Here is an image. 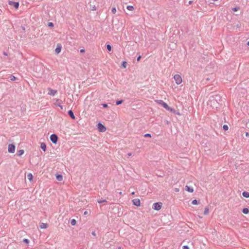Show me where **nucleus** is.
I'll return each mask as SVG.
<instances>
[{
  "instance_id": "obj_36",
  "label": "nucleus",
  "mask_w": 249,
  "mask_h": 249,
  "mask_svg": "<svg viewBox=\"0 0 249 249\" xmlns=\"http://www.w3.org/2000/svg\"><path fill=\"white\" fill-rule=\"evenodd\" d=\"M182 248L183 249H189V248L188 246H183Z\"/></svg>"
},
{
  "instance_id": "obj_32",
  "label": "nucleus",
  "mask_w": 249,
  "mask_h": 249,
  "mask_svg": "<svg viewBox=\"0 0 249 249\" xmlns=\"http://www.w3.org/2000/svg\"><path fill=\"white\" fill-rule=\"evenodd\" d=\"M144 137H149V138H151V135L150 134H149V133H147V134H145L144 135Z\"/></svg>"
},
{
  "instance_id": "obj_37",
  "label": "nucleus",
  "mask_w": 249,
  "mask_h": 249,
  "mask_svg": "<svg viewBox=\"0 0 249 249\" xmlns=\"http://www.w3.org/2000/svg\"><path fill=\"white\" fill-rule=\"evenodd\" d=\"M214 98H215V100L216 101H217V99L220 98V97H219V96H218V95H216L215 96Z\"/></svg>"
},
{
  "instance_id": "obj_25",
  "label": "nucleus",
  "mask_w": 249,
  "mask_h": 249,
  "mask_svg": "<svg viewBox=\"0 0 249 249\" xmlns=\"http://www.w3.org/2000/svg\"><path fill=\"white\" fill-rule=\"evenodd\" d=\"M107 50L109 51V52H110L111 51V49H112V47H111V46L109 44H107Z\"/></svg>"
},
{
  "instance_id": "obj_49",
  "label": "nucleus",
  "mask_w": 249,
  "mask_h": 249,
  "mask_svg": "<svg viewBox=\"0 0 249 249\" xmlns=\"http://www.w3.org/2000/svg\"><path fill=\"white\" fill-rule=\"evenodd\" d=\"M132 195H134L135 194V193L133 192L131 193Z\"/></svg>"
},
{
  "instance_id": "obj_15",
  "label": "nucleus",
  "mask_w": 249,
  "mask_h": 249,
  "mask_svg": "<svg viewBox=\"0 0 249 249\" xmlns=\"http://www.w3.org/2000/svg\"><path fill=\"white\" fill-rule=\"evenodd\" d=\"M60 102H61V101L59 99H57L56 103H55V105L58 106L61 109H63V106L60 105Z\"/></svg>"
},
{
  "instance_id": "obj_45",
  "label": "nucleus",
  "mask_w": 249,
  "mask_h": 249,
  "mask_svg": "<svg viewBox=\"0 0 249 249\" xmlns=\"http://www.w3.org/2000/svg\"><path fill=\"white\" fill-rule=\"evenodd\" d=\"M88 214V212L87 211H85L84 213V215H86Z\"/></svg>"
},
{
  "instance_id": "obj_48",
  "label": "nucleus",
  "mask_w": 249,
  "mask_h": 249,
  "mask_svg": "<svg viewBox=\"0 0 249 249\" xmlns=\"http://www.w3.org/2000/svg\"><path fill=\"white\" fill-rule=\"evenodd\" d=\"M247 45L249 46V41L247 42Z\"/></svg>"
},
{
  "instance_id": "obj_11",
  "label": "nucleus",
  "mask_w": 249,
  "mask_h": 249,
  "mask_svg": "<svg viewBox=\"0 0 249 249\" xmlns=\"http://www.w3.org/2000/svg\"><path fill=\"white\" fill-rule=\"evenodd\" d=\"M185 190L190 192V193H193L194 192V189L192 187H191L188 185H186L185 186Z\"/></svg>"
},
{
  "instance_id": "obj_14",
  "label": "nucleus",
  "mask_w": 249,
  "mask_h": 249,
  "mask_svg": "<svg viewBox=\"0 0 249 249\" xmlns=\"http://www.w3.org/2000/svg\"><path fill=\"white\" fill-rule=\"evenodd\" d=\"M41 229H46L48 227V224L46 223H41L40 225Z\"/></svg>"
},
{
  "instance_id": "obj_29",
  "label": "nucleus",
  "mask_w": 249,
  "mask_h": 249,
  "mask_svg": "<svg viewBox=\"0 0 249 249\" xmlns=\"http://www.w3.org/2000/svg\"><path fill=\"white\" fill-rule=\"evenodd\" d=\"M223 128L224 130L226 131L228 130L229 127L227 125L225 124L223 126Z\"/></svg>"
},
{
  "instance_id": "obj_4",
  "label": "nucleus",
  "mask_w": 249,
  "mask_h": 249,
  "mask_svg": "<svg viewBox=\"0 0 249 249\" xmlns=\"http://www.w3.org/2000/svg\"><path fill=\"white\" fill-rule=\"evenodd\" d=\"M98 129L101 132H105L106 130V127L101 123H99L98 124Z\"/></svg>"
},
{
  "instance_id": "obj_31",
  "label": "nucleus",
  "mask_w": 249,
  "mask_h": 249,
  "mask_svg": "<svg viewBox=\"0 0 249 249\" xmlns=\"http://www.w3.org/2000/svg\"><path fill=\"white\" fill-rule=\"evenodd\" d=\"M111 12L113 14H115L116 12V9L115 7H113L111 9Z\"/></svg>"
},
{
  "instance_id": "obj_13",
  "label": "nucleus",
  "mask_w": 249,
  "mask_h": 249,
  "mask_svg": "<svg viewBox=\"0 0 249 249\" xmlns=\"http://www.w3.org/2000/svg\"><path fill=\"white\" fill-rule=\"evenodd\" d=\"M40 148L41 149H42L44 151H45L46 150V144L44 142H42L40 144Z\"/></svg>"
},
{
  "instance_id": "obj_38",
  "label": "nucleus",
  "mask_w": 249,
  "mask_h": 249,
  "mask_svg": "<svg viewBox=\"0 0 249 249\" xmlns=\"http://www.w3.org/2000/svg\"><path fill=\"white\" fill-rule=\"evenodd\" d=\"M90 8H91V10H96V8L95 6H94L91 7Z\"/></svg>"
},
{
  "instance_id": "obj_22",
  "label": "nucleus",
  "mask_w": 249,
  "mask_h": 249,
  "mask_svg": "<svg viewBox=\"0 0 249 249\" xmlns=\"http://www.w3.org/2000/svg\"><path fill=\"white\" fill-rule=\"evenodd\" d=\"M71 225L72 226H74L75 225H76V221L75 219H72L71 220Z\"/></svg>"
},
{
  "instance_id": "obj_16",
  "label": "nucleus",
  "mask_w": 249,
  "mask_h": 249,
  "mask_svg": "<svg viewBox=\"0 0 249 249\" xmlns=\"http://www.w3.org/2000/svg\"><path fill=\"white\" fill-rule=\"evenodd\" d=\"M242 195L244 197L246 198L249 197V193L246 191L243 192L242 193Z\"/></svg>"
},
{
  "instance_id": "obj_5",
  "label": "nucleus",
  "mask_w": 249,
  "mask_h": 249,
  "mask_svg": "<svg viewBox=\"0 0 249 249\" xmlns=\"http://www.w3.org/2000/svg\"><path fill=\"white\" fill-rule=\"evenodd\" d=\"M8 152L10 153H13L15 151V146L13 144H10L8 145Z\"/></svg>"
},
{
  "instance_id": "obj_8",
  "label": "nucleus",
  "mask_w": 249,
  "mask_h": 249,
  "mask_svg": "<svg viewBox=\"0 0 249 249\" xmlns=\"http://www.w3.org/2000/svg\"><path fill=\"white\" fill-rule=\"evenodd\" d=\"M133 204L138 207L140 206L141 202L139 198H135L132 200Z\"/></svg>"
},
{
  "instance_id": "obj_44",
  "label": "nucleus",
  "mask_w": 249,
  "mask_h": 249,
  "mask_svg": "<svg viewBox=\"0 0 249 249\" xmlns=\"http://www.w3.org/2000/svg\"><path fill=\"white\" fill-rule=\"evenodd\" d=\"M127 155H128V157H130V156H131L132 155V153H129L127 154Z\"/></svg>"
},
{
  "instance_id": "obj_10",
  "label": "nucleus",
  "mask_w": 249,
  "mask_h": 249,
  "mask_svg": "<svg viewBox=\"0 0 249 249\" xmlns=\"http://www.w3.org/2000/svg\"><path fill=\"white\" fill-rule=\"evenodd\" d=\"M61 50V46L60 44H58L55 50V52L56 53L58 54Z\"/></svg>"
},
{
  "instance_id": "obj_6",
  "label": "nucleus",
  "mask_w": 249,
  "mask_h": 249,
  "mask_svg": "<svg viewBox=\"0 0 249 249\" xmlns=\"http://www.w3.org/2000/svg\"><path fill=\"white\" fill-rule=\"evenodd\" d=\"M9 5L11 6H13L16 9H18L19 7V3L18 2H15L12 1H8Z\"/></svg>"
},
{
  "instance_id": "obj_42",
  "label": "nucleus",
  "mask_w": 249,
  "mask_h": 249,
  "mask_svg": "<svg viewBox=\"0 0 249 249\" xmlns=\"http://www.w3.org/2000/svg\"><path fill=\"white\" fill-rule=\"evenodd\" d=\"M80 52H81V53H84V52H85V50H84V49H81V50H80Z\"/></svg>"
},
{
  "instance_id": "obj_47",
  "label": "nucleus",
  "mask_w": 249,
  "mask_h": 249,
  "mask_svg": "<svg viewBox=\"0 0 249 249\" xmlns=\"http://www.w3.org/2000/svg\"><path fill=\"white\" fill-rule=\"evenodd\" d=\"M3 54H4V55H7V53H5V52H4V53H3Z\"/></svg>"
},
{
  "instance_id": "obj_24",
  "label": "nucleus",
  "mask_w": 249,
  "mask_h": 249,
  "mask_svg": "<svg viewBox=\"0 0 249 249\" xmlns=\"http://www.w3.org/2000/svg\"><path fill=\"white\" fill-rule=\"evenodd\" d=\"M126 8H127V9H128V10H130V11H132L134 9L133 6H131V5L127 6Z\"/></svg>"
},
{
  "instance_id": "obj_1",
  "label": "nucleus",
  "mask_w": 249,
  "mask_h": 249,
  "mask_svg": "<svg viewBox=\"0 0 249 249\" xmlns=\"http://www.w3.org/2000/svg\"><path fill=\"white\" fill-rule=\"evenodd\" d=\"M174 78L176 83L178 85L181 84L182 81V78L179 74H175L174 76Z\"/></svg>"
},
{
  "instance_id": "obj_3",
  "label": "nucleus",
  "mask_w": 249,
  "mask_h": 249,
  "mask_svg": "<svg viewBox=\"0 0 249 249\" xmlns=\"http://www.w3.org/2000/svg\"><path fill=\"white\" fill-rule=\"evenodd\" d=\"M50 140L51 142L54 144H56L58 141V137L55 134H53L50 136Z\"/></svg>"
},
{
  "instance_id": "obj_43",
  "label": "nucleus",
  "mask_w": 249,
  "mask_h": 249,
  "mask_svg": "<svg viewBox=\"0 0 249 249\" xmlns=\"http://www.w3.org/2000/svg\"><path fill=\"white\" fill-rule=\"evenodd\" d=\"M91 234L92 235H93V236H95L96 234H95V231H92L91 232Z\"/></svg>"
},
{
  "instance_id": "obj_2",
  "label": "nucleus",
  "mask_w": 249,
  "mask_h": 249,
  "mask_svg": "<svg viewBox=\"0 0 249 249\" xmlns=\"http://www.w3.org/2000/svg\"><path fill=\"white\" fill-rule=\"evenodd\" d=\"M162 206V203L161 202H156L154 203L153 205L152 208L156 211L160 210Z\"/></svg>"
},
{
  "instance_id": "obj_20",
  "label": "nucleus",
  "mask_w": 249,
  "mask_h": 249,
  "mask_svg": "<svg viewBox=\"0 0 249 249\" xmlns=\"http://www.w3.org/2000/svg\"><path fill=\"white\" fill-rule=\"evenodd\" d=\"M97 202L99 203H104V202H106L107 200H106V199L101 198V199H98L97 200Z\"/></svg>"
},
{
  "instance_id": "obj_40",
  "label": "nucleus",
  "mask_w": 249,
  "mask_h": 249,
  "mask_svg": "<svg viewBox=\"0 0 249 249\" xmlns=\"http://www.w3.org/2000/svg\"><path fill=\"white\" fill-rule=\"evenodd\" d=\"M141 55H139V56L137 57V60L138 61H140V59H141Z\"/></svg>"
},
{
  "instance_id": "obj_41",
  "label": "nucleus",
  "mask_w": 249,
  "mask_h": 249,
  "mask_svg": "<svg viewBox=\"0 0 249 249\" xmlns=\"http://www.w3.org/2000/svg\"><path fill=\"white\" fill-rule=\"evenodd\" d=\"M193 2V0H189V1H188V4H189V5H190V4H191Z\"/></svg>"
},
{
  "instance_id": "obj_12",
  "label": "nucleus",
  "mask_w": 249,
  "mask_h": 249,
  "mask_svg": "<svg viewBox=\"0 0 249 249\" xmlns=\"http://www.w3.org/2000/svg\"><path fill=\"white\" fill-rule=\"evenodd\" d=\"M68 113L71 118H72V119H75V116L74 115L73 111L71 110H69Z\"/></svg>"
},
{
  "instance_id": "obj_21",
  "label": "nucleus",
  "mask_w": 249,
  "mask_h": 249,
  "mask_svg": "<svg viewBox=\"0 0 249 249\" xmlns=\"http://www.w3.org/2000/svg\"><path fill=\"white\" fill-rule=\"evenodd\" d=\"M27 178L30 181H31L33 179V176L31 173H29L27 175Z\"/></svg>"
},
{
  "instance_id": "obj_17",
  "label": "nucleus",
  "mask_w": 249,
  "mask_h": 249,
  "mask_svg": "<svg viewBox=\"0 0 249 249\" xmlns=\"http://www.w3.org/2000/svg\"><path fill=\"white\" fill-rule=\"evenodd\" d=\"M24 150H23V149L19 150L17 152V155L18 156H21V155H22L24 154Z\"/></svg>"
},
{
  "instance_id": "obj_23",
  "label": "nucleus",
  "mask_w": 249,
  "mask_h": 249,
  "mask_svg": "<svg viewBox=\"0 0 249 249\" xmlns=\"http://www.w3.org/2000/svg\"><path fill=\"white\" fill-rule=\"evenodd\" d=\"M9 79L11 81H15L16 79V77L13 75H11L9 77Z\"/></svg>"
},
{
  "instance_id": "obj_46",
  "label": "nucleus",
  "mask_w": 249,
  "mask_h": 249,
  "mask_svg": "<svg viewBox=\"0 0 249 249\" xmlns=\"http://www.w3.org/2000/svg\"><path fill=\"white\" fill-rule=\"evenodd\" d=\"M246 136H249V133L248 132H246Z\"/></svg>"
},
{
  "instance_id": "obj_35",
  "label": "nucleus",
  "mask_w": 249,
  "mask_h": 249,
  "mask_svg": "<svg viewBox=\"0 0 249 249\" xmlns=\"http://www.w3.org/2000/svg\"><path fill=\"white\" fill-rule=\"evenodd\" d=\"M102 105L104 108H106L108 107V105L107 104H103Z\"/></svg>"
},
{
  "instance_id": "obj_19",
  "label": "nucleus",
  "mask_w": 249,
  "mask_h": 249,
  "mask_svg": "<svg viewBox=\"0 0 249 249\" xmlns=\"http://www.w3.org/2000/svg\"><path fill=\"white\" fill-rule=\"evenodd\" d=\"M242 212L244 213V214H248L249 213V209L247 208H244L243 210H242Z\"/></svg>"
},
{
  "instance_id": "obj_18",
  "label": "nucleus",
  "mask_w": 249,
  "mask_h": 249,
  "mask_svg": "<svg viewBox=\"0 0 249 249\" xmlns=\"http://www.w3.org/2000/svg\"><path fill=\"white\" fill-rule=\"evenodd\" d=\"M56 179L58 181H61L63 179V176L61 175H57L56 176Z\"/></svg>"
},
{
  "instance_id": "obj_26",
  "label": "nucleus",
  "mask_w": 249,
  "mask_h": 249,
  "mask_svg": "<svg viewBox=\"0 0 249 249\" xmlns=\"http://www.w3.org/2000/svg\"><path fill=\"white\" fill-rule=\"evenodd\" d=\"M209 213V209L208 208H205V210L204 211V214L207 215Z\"/></svg>"
},
{
  "instance_id": "obj_7",
  "label": "nucleus",
  "mask_w": 249,
  "mask_h": 249,
  "mask_svg": "<svg viewBox=\"0 0 249 249\" xmlns=\"http://www.w3.org/2000/svg\"><path fill=\"white\" fill-rule=\"evenodd\" d=\"M160 104H161L162 107L167 110H171V108L168 106V105L162 100L160 101Z\"/></svg>"
},
{
  "instance_id": "obj_33",
  "label": "nucleus",
  "mask_w": 249,
  "mask_h": 249,
  "mask_svg": "<svg viewBox=\"0 0 249 249\" xmlns=\"http://www.w3.org/2000/svg\"><path fill=\"white\" fill-rule=\"evenodd\" d=\"M23 242L24 243H26V244H28V243H29V240H28V239H25H25H24L23 240Z\"/></svg>"
},
{
  "instance_id": "obj_9",
  "label": "nucleus",
  "mask_w": 249,
  "mask_h": 249,
  "mask_svg": "<svg viewBox=\"0 0 249 249\" xmlns=\"http://www.w3.org/2000/svg\"><path fill=\"white\" fill-rule=\"evenodd\" d=\"M48 90L49 91L48 94L53 96H54L57 92L56 90L50 88L48 89Z\"/></svg>"
},
{
  "instance_id": "obj_39",
  "label": "nucleus",
  "mask_w": 249,
  "mask_h": 249,
  "mask_svg": "<svg viewBox=\"0 0 249 249\" xmlns=\"http://www.w3.org/2000/svg\"><path fill=\"white\" fill-rule=\"evenodd\" d=\"M232 10L234 11H237L238 10V8L236 7L233 8Z\"/></svg>"
},
{
  "instance_id": "obj_30",
  "label": "nucleus",
  "mask_w": 249,
  "mask_h": 249,
  "mask_svg": "<svg viewBox=\"0 0 249 249\" xmlns=\"http://www.w3.org/2000/svg\"><path fill=\"white\" fill-rule=\"evenodd\" d=\"M127 63L125 61H123L122 64V66L125 68L126 67Z\"/></svg>"
},
{
  "instance_id": "obj_28",
  "label": "nucleus",
  "mask_w": 249,
  "mask_h": 249,
  "mask_svg": "<svg viewBox=\"0 0 249 249\" xmlns=\"http://www.w3.org/2000/svg\"><path fill=\"white\" fill-rule=\"evenodd\" d=\"M192 204L193 205H196V204H198V202L197 200L194 199L192 201Z\"/></svg>"
},
{
  "instance_id": "obj_27",
  "label": "nucleus",
  "mask_w": 249,
  "mask_h": 249,
  "mask_svg": "<svg viewBox=\"0 0 249 249\" xmlns=\"http://www.w3.org/2000/svg\"><path fill=\"white\" fill-rule=\"evenodd\" d=\"M123 101L122 100H118L116 102V105H119L123 103Z\"/></svg>"
},
{
  "instance_id": "obj_34",
  "label": "nucleus",
  "mask_w": 249,
  "mask_h": 249,
  "mask_svg": "<svg viewBox=\"0 0 249 249\" xmlns=\"http://www.w3.org/2000/svg\"><path fill=\"white\" fill-rule=\"evenodd\" d=\"M48 25V26L51 27H53L54 26L53 23V22H49Z\"/></svg>"
}]
</instances>
